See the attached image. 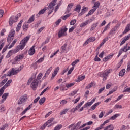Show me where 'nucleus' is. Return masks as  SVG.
Returning <instances> with one entry per match:
<instances>
[{"mask_svg":"<svg viewBox=\"0 0 130 130\" xmlns=\"http://www.w3.org/2000/svg\"><path fill=\"white\" fill-rule=\"evenodd\" d=\"M22 23H23V20H21L20 22L18 23V24L17 26L16 31V32H19L20 31V29H21V27H22Z\"/></svg>","mask_w":130,"mask_h":130,"instance_id":"nucleus-22","label":"nucleus"},{"mask_svg":"<svg viewBox=\"0 0 130 130\" xmlns=\"http://www.w3.org/2000/svg\"><path fill=\"white\" fill-rule=\"evenodd\" d=\"M96 40V38L95 37H90L88 39H87V41L88 42H93Z\"/></svg>","mask_w":130,"mask_h":130,"instance_id":"nucleus-38","label":"nucleus"},{"mask_svg":"<svg viewBox=\"0 0 130 130\" xmlns=\"http://www.w3.org/2000/svg\"><path fill=\"white\" fill-rule=\"evenodd\" d=\"M67 46H68V44L66 43L61 47V53H63V52L66 51V49H67Z\"/></svg>","mask_w":130,"mask_h":130,"instance_id":"nucleus-24","label":"nucleus"},{"mask_svg":"<svg viewBox=\"0 0 130 130\" xmlns=\"http://www.w3.org/2000/svg\"><path fill=\"white\" fill-rule=\"evenodd\" d=\"M71 14H67L66 15H64V16L62 17V20H67V19H68V18H69V17H70V16H71Z\"/></svg>","mask_w":130,"mask_h":130,"instance_id":"nucleus-45","label":"nucleus"},{"mask_svg":"<svg viewBox=\"0 0 130 130\" xmlns=\"http://www.w3.org/2000/svg\"><path fill=\"white\" fill-rule=\"evenodd\" d=\"M8 78H5L4 80H2V81L0 83V87H2V86H4V85L6 84Z\"/></svg>","mask_w":130,"mask_h":130,"instance_id":"nucleus-34","label":"nucleus"},{"mask_svg":"<svg viewBox=\"0 0 130 130\" xmlns=\"http://www.w3.org/2000/svg\"><path fill=\"white\" fill-rule=\"evenodd\" d=\"M6 89V86H3L0 89V97L4 94L5 89Z\"/></svg>","mask_w":130,"mask_h":130,"instance_id":"nucleus-35","label":"nucleus"},{"mask_svg":"<svg viewBox=\"0 0 130 130\" xmlns=\"http://www.w3.org/2000/svg\"><path fill=\"white\" fill-rule=\"evenodd\" d=\"M19 72H20V70H16L14 68H12L11 71L7 73V76H12V75H17Z\"/></svg>","mask_w":130,"mask_h":130,"instance_id":"nucleus-11","label":"nucleus"},{"mask_svg":"<svg viewBox=\"0 0 130 130\" xmlns=\"http://www.w3.org/2000/svg\"><path fill=\"white\" fill-rule=\"evenodd\" d=\"M93 104L91 102H87L84 105V107L86 108L88 107V106H91Z\"/></svg>","mask_w":130,"mask_h":130,"instance_id":"nucleus-47","label":"nucleus"},{"mask_svg":"<svg viewBox=\"0 0 130 130\" xmlns=\"http://www.w3.org/2000/svg\"><path fill=\"white\" fill-rule=\"evenodd\" d=\"M84 101H82L81 102H80L79 104H78L76 107L75 108H73V109H71V112H73V113H75V112L76 111H77V110H78V109H79V108H80V107H81V105H83V104H84Z\"/></svg>","mask_w":130,"mask_h":130,"instance_id":"nucleus-12","label":"nucleus"},{"mask_svg":"<svg viewBox=\"0 0 130 130\" xmlns=\"http://www.w3.org/2000/svg\"><path fill=\"white\" fill-rule=\"evenodd\" d=\"M53 120H54V118H51L50 119H49L47 121V122L46 123H45V124H46V125H48V124H49L50 123H51V122H52V121H53Z\"/></svg>","mask_w":130,"mask_h":130,"instance_id":"nucleus-40","label":"nucleus"},{"mask_svg":"<svg viewBox=\"0 0 130 130\" xmlns=\"http://www.w3.org/2000/svg\"><path fill=\"white\" fill-rule=\"evenodd\" d=\"M99 6H100V3L99 1L95 2L94 6L92 7L93 9L89 11L88 13L86 15V17L90 16V15H92V14H94V13L96 11V10L99 8Z\"/></svg>","mask_w":130,"mask_h":130,"instance_id":"nucleus-4","label":"nucleus"},{"mask_svg":"<svg viewBox=\"0 0 130 130\" xmlns=\"http://www.w3.org/2000/svg\"><path fill=\"white\" fill-rule=\"evenodd\" d=\"M125 92H128V93H130V87L129 88H127L125 89L123 91V92L124 93Z\"/></svg>","mask_w":130,"mask_h":130,"instance_id":"nucleus-62","label":"nucleus"},{"mask_svg":"<svg viewBox=\"0 0 130 130\" xmlns=\"http://www.w3.org/2000/svg\"><path fill=\"white\" fill-rule=\"evenodd\" d=\"M101 103V102H100L95 103L91 107V109H92V110H95V109H96V107H97V106H98V105H99Z\"/></svg>","mask_w":130,"mask_h":130,"instance_id":"nucleus-25","label":"nucleus"},{"mask_svg":"<svg viewBox=\"0 0 130 130\" xmlns=\"http://www.w3.org/2000/svg\"><path fill=\"white\" fill-rule=\"evenodd\" d=\"M129 38H130V34L128 36L124 37V39L122 41V42L120 43V46H121V45H123V44H124V43H125V41H127V40H128Z\"/></svg>","mask_w":130,"mask_h":130,"instance_id":"nucleus-16","label":"nucleus"},{"mask_svg":"<svg viewBox=\"0 0 130 130\" xmlns=\"http://www.w3.org/2000/svg\"><path fill=\"white\" fill-rule=\"evenodd\" d=\"M74 85H75V83H70V84H66V88H70L71 87H73V86H74Z\"/></svg>","mask_w":130,"mask_h":130,"instance_id":"nucleus-44","label":"nucleus"},{"mask_svg":"<svg viewBox=\"0 0 130 130\" xmlns=\"http://www.w3.org/2000/svg\"><path fill=\"white\" fill-rule=\"evenodd\" d=\"M35 46H33L32 47H31L28 51V53L29 55H33L34 53H35Z\"/></svg>","mask_w":130,"mask_h":130,"instance_id":"nucleus-18","label":"nucleus"},{"mask_svg":"<svg viewBox=\"0 0 130 130\" xmlns=\"http://www.w3.org/2000/svg\"><path fill=\"white\" fill-rule=\"evenodd\" d=\"M67 31H68V28L67 26H63L61 30L58 33V36L59 38L67 35Z\"/></svg>","mask_w":130,"mask_h":130,"instance_id":"nucleus-6","label":"nucleus"},{"mask_svg":"<svg viewBox=\"0 0 130 130\" xmlns=\"http://www.w3.org/2000/svg\"><path fill=\"white\" fill-rule=\"evenodd\" d=\"M110 73V70H105L104 72H102L100 73V76L102 78H103V81H106V79H107V77H108V74Z\"/></svg>","mask_w":130,"mask_h":130,"instance_id":"nucleus-7","label":"nucleus"},{"mask_svg":"<svg viewBox=\"0 0 130 130\" xmlns=\"http://www.w3.org/2000/svg\"><path fill=\"white\" fill-rule=\"evenodd\" d=\"M123 96H124L123 94H122V95L119 96L118 98L116 100V101H118L120 100V99H121V98H122V97H123Z\"/></svg>","mask_w":130,"mask_h":130,"instance_id":"nucleus-64","label":"nucleus"},{"mask_svg":"<svg viewBox=\"0 0 130 130\" xmlns=\"http://www.w3.org/2000/svg\"><path fill=\"white\" fill-rule=\"evenodd\" d=\"M112 56H113V55H111L110 56H106V57H105L103 60V61H104L105 62H106V61H107V60H108V59H109V58H110V57H112Z\"/></svg>","mask_w":130,"mask_h":130,"instance_id":"nucleus-36","label":"nucleus"},{"mask_svg":"<svg viewBox=\"0 0 130 130\" xmlns=\"http://www.w3.org/2000/svg\"><path fill=\"white\" fill-rule=\"evenodd\" d=\"M77 93H78V90H74L72 93H70V95L71 96H74V95H76Z\"/></svg>","mask_w":130,"mask_h":130,"instance_id":"nucleus-59","label":"nucleus"},{"mask_svg":"<svg viewBox=\"0 0 130 130\" xmlns=\"http://www.w3.org/2000/svg\"><path fill=\"white\" fill-rule=\"evenodd\" d=\"M67 103L68 102L67 101L63 100L60 102V104H61V105H64V104H67Z\"/></svg>","mask_w":130,"mask_h":130,"instance_id":"nucleus-56","label":"nucleus"},{"mask_svg":"<svg viewBox=\"0 0 130 130\" xmlns=\"http://www.w3.org/2000/svg\"><path fill=\"white\" fill-rule=\"evenodd\" d=\"M20 16H21V14L19 13L18 15L15 17V19L13 16L10 17L9 21L10 26H12V25H13V23H15V22H17L18 20H19V17H20Z\"/></svg>","mask_w":130,"mask_h":130,"instance_id":"nucleus-8","label":"nucleus"},{"mask_svg":"<svg viewBox=\"0 0 130 130\" xmlns=\"http://www.w3.org/2000/svg\"><path fill=\"white\" fill-rule=\"evenodd\" d=\"M104 115V112H103V111H102L100 114V115H99V118H102Z\"/></svg>","mask_w":130,"mask_h":130,"instance_id":"nucleus-61","label":"nucleus"},{"mask_svg":"<svg viewBox=\"0 0 130 130\" xmlns=\"http://www.w3.org/2000/svg\"><path fill=\"white\" fill-rule=\"evenodd\" d=\"M28 99V95L27 94H25L24 95H22L20 97L19 99V101L18 102V104H23L24 102H26Z\"/></svg>","mask_w":130,"mask_h":130,"instance_id":"nucleus-10","label":"nucleus"},{"mask_svg":"<svg viewBox=\"0 0 130 130\" xmlns=\"http://www.w3.org/2000/svg\"><path fill=\"white\" fill-rule=\"evenodd\" d=\"M74 71V67H72L68 72L67 75H71L72 74V72Z\"/></svg>","mask_w":130,"mask_h":130,"instance_id":"nucleus-51","label":"nucleus"},{"mask_svg":"<svg viewBox=\"0 0 130 130\" xmlns=\"http://www.w3.org/2000/svg\"><path fill=\"white\" fill-rule=\"evenodd\" d=\"M29 25H28L26 23H24L23 25V29H24L25 30V29H27L28 28Z\"/></svg>","mask_w":130,"mask_h":130,"instance_id":"nucleus-60","label":"nucleus"},{"mask_svg":"<svg viewBox=\"0 0 130 130\" xmlns=\"http://www.w3.org/2000/svg\"><path fill=\"white\" fill-rule=\"evenodd\" d=\"M35 15H32V16L29 19V20H28L27 23H32V22H34V20H35Z\"/></svg>","mask_w":130,"mask_h":130,"instance_id":"nucleus-31","label":"nucleus"},{"mask_svg":"<svg viewBox=\"0 0 130 130\" xmlns=\"http://www.w3.org/2000/svg\"><path fill=\"white\" fill-rule=\"evenodd\" d=\"M32 105H33V104H31L27 108H26V109L21 113V115H24V114H25V113H26L28 110H30L32 107Z\"/></svg>","mask_w":130,"mask_h":130,"instance_id":"nucleus-17","label":"nucleus"},{"mask_svg":"<svg viewBox=\"0 0 130 130\" xmlns=\"http://www.w3.org/2000/svg\"><path fill=\"white\" fill-rule=\"evenodd\" d=\"M15 34L16 31H15V30L12 29L10 31L7 39V42H9L8 45H10V43L14 40V35H15Z\"/></svg>","mask_w":130,"mask_h":130,"instance_id":"nucleus-5","label":"nucleus"},{"mask_svg":"<svg viewBox=\"0 0 130 130\" xmlns=\"http://www.w3.org/2000/svg\"><path fill=\"white\" fill-rule=\"evenodd\" d=\"M29 39H30V36H29L24 37L21 41L20 44L16 47V49L9 51L6 56V58H9V57L12 56V53H17V52H19V51H20V49L21 50L24 49V48H25V46H26V44L28 41H29Z\"/></svg>","mask_w":130,"mask_h":130,"instance_id":"nucleus-1","label":"nucleus"},{"mask_svg":"<svg viewBox=\"0 0 130 130\" xmlns=\"http://www.w3.org/2000/svg\"><path fill=\"white\" fill-rule=\"evenodd\" d=\"M81 5H78L76 6V7L74 9V11H75L76 12H78V13H80V11H81Z\"/></svg>","mask_w":130,"mask_h":130,"instance_id":"nucleus-28","label":"nucleus"},{"mask_svg":"<svg viewBox=\"0 0 130 130\" xmlns=\"http://www.w3.org/2000/svg\"><path fill=\"white\" fill-rule=\"evenodd\" d=\"M129 31H130V24H128L125 27V29L124 30V31L122 32V35H124V34H126V33H127V32H129Z\"/></svg>","mask_w":130,"mask_h":130,"instance_id":"nucleus-21","label":"nucleus"},{"mask_svg":"<svg viewBox=\"0 0 130 130\" xmlns=\"http://www.w3.org/2000/svg\"><path fill=\"white\" fill-rule=\"evenodd\" d=\"M52 71V67H50L46 72L45 76L43 77V79L46 77V76H48L49 74H50V72Z\"/></svg>","mask_w":130,"mask_h":130,"instance_id":"nucleus-23","label":"nucleus"},{"mask_svg":"<svg viewBox=\"0 0 130 130\" xmlns=\"http://www.w3.org/2000/svg\"><path fill=\"white\" fill-rule=\"evenodd\" d=\"M92 20V19H88L86 20L85 22H83L80 25V27L83 28V27H86L88 24H90V23H91Z\"/></svg>","mask_w":130,"mask_h":130,"instance_id":"nucleus-13","label":"nucleus"},{"mask_svg":"<svg viewBox=\"0 0 130 130\" xmlns=\"http://www.w3.org/2000/svg\"><path fill=\"white\" fill-rule=\"evenodd\" d=\"M3 42V40L0 41V50H2L3 47H4V45H5V43Z\"/></svg>","mask_w":130,"mask_h":130,"instance_id":"nucleus-49","label":"nucleus"},{"mask_svg":"<svg viewBox=\"0 0 130 130\" xmlns=\"http://www.w3.org/2000/svg\"><path fill=\"white\" fill-rule=\"evenodd\" d=\"M87 11H88V8L85 7H83V8L81 10V12L79 13L78 16H79V17H81V16H82L83 14H85L86 12H87Z\"/></svg>","mask_w":130,"mask_h":130,"instance_id":"nucleus-19","label":"nucleus"},{"mask_svg":"<svg viewBox=\"0 0 130 130\" xmlns=\"http://www.w3.org/2000/svg\"><path fill=\"white\" fill-rule=\"evenodd\" d=\"M57 2V0H53L49 5L48 7H45V8L41 10L39 13L38 15H43L45 12H46V10L48 9L49 11L48 12V15H50L52 12H53V10H54V6H55V4H56V2Z\"/></svg>","mask_w":130,"mask_h":130,"instance_id":"nucleus-2","label":"nucleus"},{"mask_svg":"<svg viewBox=\"0 0 130 130\" xmlns=\"http://www.w3.org/2000/svg\"><path fill=\"white\" fill-rule=\"evenodd\" d=\"M45 100H46V98L45 97H43L40 100H39V104L40 105H42L44 102H45Z\"/></svg>","mask_w":130,"mask_h":130,"instance_id":"nucleus-30","label":"nucleus"},{"mask_svg":"<svg viewBox=\"0 0 130 130\" xmlns=\"http://www.w3.org/2000/svg\"><path fill=\"white\" fill-rule=\"evenodd\" d=\"M23 58H24V55H19L15 58V60L16 61H20Z\"/></svg>","mask_w":130,"mask_h":130,"instance_id":"nucleus-20","label":"nucleus"},{"mask_svg":"<svg viewBox=\"0 0 130 130\" xmlns=\"http://www.w3.org/2000/svg\"><path fill=\"white\" fill-rule=\"evenodd\" d=\"M30 84H31V88L32 89L35 90V89H37V87H38V79H36L34 78V76H32L28 81V86H29Z\"/></svg>","mask_w":130,"mask_h":130,"instance_id":"nucleus-3","label":"nucleus"},{"mask_svg":"<svg viewBox=\"0 0 130 130\" xmlns=\"http://www.w3.org/2000/svg\"><path fill=\"white\" fill-rule=\"evenodd\" d=\"M127 45L128 44H127L123 48L120 50L118 55V57H119L121 54H122V52H127L128 50H130V46L127 48Z\"/></svg>","mask_w":130,"mask_h":130,"instance_id":"nucleus-9","label":"nucleus"},{"mask_svg":"<svg viewBox=\"0 0 130 130\" xmlns=\"http://www.w3.org/2000/svg\"><path fill=\"white\" fill-rule=\"evenodd\" d=\"M42 78V73H40L38 75V77L37 78V80H40V79H41Z\"/></svg>","mask_w":130,"mask_h":130,"instance_id":"nucleus-53","label":"nucleus"},{"mask_svg":"<svg viewBox=\"0 0 130 130\" xmlns=\"http://www.w3.org/2000/svg\"><path fill=\"white\" fill-rule=\"evenodd\" d=\"M44 26L41 27L40 29H38V34L41 33V32H42V31H43V30H44Z\"/></svg>","mask_w":130,"mask_h":130,"instance_id":"nucleus-52","label":"nucleus"},{"mask_svg":"<svg viewBox=\"0 0 130 130\" xmlns=\"http://www.w3.org/2000/svg\"><path fill=\"white\" fill-rule=\"evenodd\" d=\"M76 19H74L73 20H71L70 22V25H71L72 26H74V25H75L76 24Z\"/></svg>","mask_w":130,"mask_h":130,"instance_id":"nucleus-54","label":"nucleus"},{"mask_svg":"<svg viewBox=\"0 0 130 130\" xmlns=\"http://www.w3.org/2000/svg\"><path fill=\"white\" fill-rule=\"evenodd\" d=\"M105 89V87H103L102 88H100L99 90L98 93L99 94H101L103 91H104V89Z\"/></svg>","mask_w":130,"mask_h":130,"instance_id":"nucleus-58","label":"nucleus"},{"mask_svg":"<svg viewBox=\"0 0 130 130\" xmlns=\"http://www.w3.org/2000/svg\"><path fill=\"white\" fill-rule=\"evenodd\" d=\"M79 61H80V59H76L74 61H73L72 63V66L73 67H75V66H76V64H77V63H78V62H79Z\"/></svg>","mask_w":130,"mask_h":130,"instance_id":"nucleus-39","label":"nucleus"},{"mask_svg":"<svg viewBox=\"0 0 130 130\" xmlns=\"http://www.w3.org/2000/svg\"><path fill=\"white\" fill-rule=\"evenodd\" d=\"M58 71H59V67H57L55 70L54 72L52 73V76L51 78V80H53L54 77L57 75V73H58Z\"/></svg>","mask_w":130,"mask_h":130,"instance_id":"nucleus-14","label":"nucleus"},{"mask_svg":"<svg viewBox=\"0 0 130 130\" xmlns=\"http://www.w3.org/2000/svg\"><path fill=\"white\" fill-rule=\"evenodd\" d=\"M75 29H76V26H73L72 27H71L69 29V33H71V32H73L74 31V30H75Z\"/></svg>","mask_w":130,"mask_h":130,"instance_id":"nucleus-48","label":"nucleus"},{"mask_svg":"<svg viewBox=\"0 0 130 130\" xmlns=\"http://www.w3.org/2000/svg\"><path fill=\"white\" fill-rule=\"evenodd\" d=\"M43 60H44V58L42 57V58H40L38 61H37L36 62L40 63V62H42Z\"/></svg>","mask_w":130,"mask_h":130,"instance_id":"nucleus-57","label":"nucleus"},{"mask_svg":"<svg viewBox=\"0 0 130 130\" xmlns=\"http://www.w3.org/2000/svg\"><path fill=\"white\" fill-rule=\"evenodd\" d=\"M11 83H12V80L10 79L8 81V82L5 84L4 87H5V88H7V87H9V86H10V84Z\"/></svg>","mask_w":130,"mask_h":130,"instance_id":"nucleus-41","label":"nucleus"},{"mask_svg":"<svg viewBox=\"0 0 130 130\" xmlns=\"http://www.w3.org/2000/svg\"><path fill=\"white\" fill-rule=\"evenodd\" d=\"M94 61H101V59L98 57V55H96L94 59Z\"/></svg>","mask_w":130,"mask_h":130,"instance_id":"nucleus-50","label":"nucleus"},{"mask_svg":"<svg viewBox=\"0 0 130 130\" xmlns=\"http://www.w3.org/2000/svg\"><path fill=\"white\" fill-rule=\"evenodd\" d=\"M125 73V69H122L119 72V76L120 77H123V76H124Z\"/></svg>","mask_w":130,"mask_h":130,"instance_id":"nucleus-32","label":"nucleus"},{"mask_svg":"<svg viewBox=\"0 0 130 130\" xmlns=\"http://www.w3.org/2000/svg\"><path fill=\"white\" fill-rule=\"evenodd\" d=\"M85 78H86V76H79L78 79V82H81V81H83V80H84V79H85Z\"/></svg>","mask_w":130,"mask_h":130,"instance_id":"nucleus-37","label":"nucleus"},{"mask_svg":"<svg viewBox=\"0 0 130 130\" xmlns=\"http://www.w3.org/2000/svg\"><path fill=\"white\" fill-rule=\"evenodd\" d=\"M118 116H119V115L118 114H115L114 116H112L111 118H110V120H114L116 117H118Z\"/></svg>","mask_w":130,"mask_h":130,"instance_id":"nucleus-42","label":"nucleus"},{"mask_svg":"<svg viewBox=\"0 0 130 130\" xmlns=\"http://www.w3.org/2000/svg\"><path fill=\"white\" fill-rule=\"evenodd\" d=\"M8 46H9V45H6V46L3 49L2 53H4V52H6V51L7 50V49H8Z\"/></svg>","mask_w":130,"mask_h":130,"instance_id":"nucleus-55","label":"nucleus"},{"mask_svg":"<svg viewBox=\"0 0 130 130\" xmlns=\"http://www.w3.org/2000/svg\"><path fill=\"white\" fill-rule=\"evenodd\" d=\"M97 26H98V22H96V23H93L91 25V27L90 28V31H93V30H95V29L96 28V27H97Z\"/></svg>","mask_w":130,"mask_h":130,"instance_id":"nucleus-29","label":"nucleus"},{"mask_svg":"<svg viewBox=\"0 0 130 130\" xmlns=\"http://www.w3.org/2000/svg\"><path fill=\"white\" fill-rule=\"evenodd\" d=\"M17 43V39H14L12 43L11 44L10 46L8 47V48L10 49L11 48H12V47H13L14 46V45H15V44H16Z\"/></svg>","mask_w":130,"mask_h":130,"instance_id":"nucleus-33","label":"nucleus"},{"mask_svg":"<svg viewBox=\"0 0 130 130\" xmlns=\"http://www.w3.org/2000/svg\"><path fill=\"white\" fill-rule=\"evenodd\" d=\"M8 96H9V93H4L3 95V96H2L3 99L1 100V102L2 103L6 100V99H7V97H8Z\"/></svg>","mask_w":130,"mask_h":130,"instance_id":"nucleus-27","label":"nucleus"},{"mask_svg":"<svg viewBox=\"0 0 130 130\" xmlns=\"http://www.w3.org/2000/svg\"><path fill=\"white\" fill-rule=\"evenodd\" d=\"M114 129V127L113 126V125H109L106 127L104 130H113Z\"/></svg>","mask_w":130,"mask_h":130,"instance_id":"nucleus-26","label":"nucleus"},{"mask_svg":"<svg viewBox=\"0 0 130 130\" xmlns=\"http://www.w3.org/2000/svg\"><path fill=\"white\" fill-rule=\"evenodd\" d=\"M3 16H4V10H0V18L3 17Z\"/></svg>","mask_w":130,"mask_h":130,"instance_id":"nucleus-63","label":"nucleus"},{"mask_svg":"<svg viewBox=\"0 0 130 130\" xmlns=\"http://www.w3.org/2000/svg\"><path fill=\"white\" fill-rule=\"evenodd\" d=\"M93 85H94V83L91 82L89 84H88V86H86L85 88L87 89H90V88H92V87H93Z\"/></svg>","mask_w":130,"mask_h":130,"instance_id":"nucleus-43","label":"nucleus"},{"mask_svg":"<svg viewBox=\"0 0 130 130\" xmlns=\"http://www.w3.org/2000/svg\"><path fill=\"white\" fill-rule=\"evenodd\" d=\"M69 111V109H66L64 110H63L62 112H60V115H62L63 114H66L67 112Z\"/></svg>","mask_w":130,"mask_h":130,"instance_id":"nucleus-46","label":"nucleus"},{"mask_svg":"<svg viewBox=\"0 0 130 130\" xmlns=\"http://www.w3.org/2000/svg\"><path fill=\"white\" fill-rule=\"evenodd\" d=\"M74 6V3H70L68 5L67 11L65 12V14L69 13V12H71V10L73 6Z\"/></svg>","mask_w":130,"mask_h":130,"instance_id":"nucleus-15","label":"nucleus"}]
</instances>
